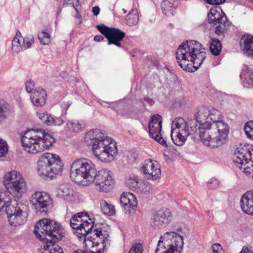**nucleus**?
I'll return each mask as SVG.
<instances>
[{
    "instance_id": "6e6d98bb",
    "label": "nucleus",
    "mask_w": 253,
    "mask_h": 253,
    "mask_svg": "<svg viewBox=\"0 0 253 253\" xmlns=\"http://www.w3.org/2000/svg\"><path fill=\"white\" fill-rule=\"evenodd\" d=\"M146 185V190L144 191L145 192H149V191L152 189V186L149 183H146L145 184Z\"/></svg>"
},
{
    "instance_id": "e433bc0d",
    "label": "nucleus",
    "mask_w": 253,
    "mask_h": 253,
    "mask_svg": "<svg viewBox=\"0 0 253 253\" xmlns=\"http://www.w3.org/2000/svg\"><path fill=\"white\" fill-rule=\"evenodd\" d=\"M126 184L131 189H135L138 187V179L137 177H130L126 181Z\"/></svg>"
},
{
    "instance_id": "9b49d317",
    "label": "nucleus",
    "mask_w": 253,
    "mask_h": 253,
    "mask_svg": "<svg viewBox=\"0 0 253 253\" xmlns=\"http://www.w3.org/2000/svg\"><path fill=\"white\" fill-rule=\"evenodd\" d=\"M31 202L37 213L46 215L52 207L50 195L43 191H36L32 195Z\"/></svg>"
},
{
    "instance_id": "4be33fe9",
    "label": "nucleus",
    "mask_w": 253,
    "mask_h": 253,
    "mask_svg": "<svg viewBox=\"0 0 253 253\" xmlns=\"http://www.w3.org/2000/svg\"><path fill=\"white\" fill-rule=\"evenodd\" d=\"M46 96L47 93L45 89L37 87L32 92L31 100L34 106L42 107L45 104Z\"/></svg>"
},
{
    "instance_id": "bf43d9fd",
    "label": "nucleus",
    "mask_w": 253,
    "mask_h": 253,
    "mask_svg": "<svg viewBox=\"0 0 253 253\" xmlns=\"http://www.w3.org/2000/svg\"><path fill=\"white\" fill-rule=\"evenodd\" d=\"M62 8L60 7H59L57 9V16H58L60 13L61 12Z\"/></svg>"
},
{
    "instance_id": "a18cd8bd",
    "label": "nucleus",
    "mask_w": 253,
    "mask_h": 253,
    "mask_svg": "<svg viewBox=\"0 0 253 253\" xmlns=\"http://www.w3.org/2000/svg\"><path fill=\"white\" fill-rule=\"evenodd\" d=\"M47 113L46 112H38L37 116L44 123L46 119H47Z\"/></svg>"
},
{
    "instance_id": "0eeeda50",
    "label": "nucleus",
    "mask_w": 253,
    "mask_h": 253,
    "mask_svg": "<svg viewBox=\"0 0 253 253\" xmlns=\"http://www.w3.org/2000/svg\"><path fill=\"white\" fill-rule=\"evenodd\" d=\"M63 169V165L58 155L49 153L42 154L37 163V172L43 179H53L60 175Z\"/></svg>"
},
{
    "instance_id": "a878e982",
    "label": "nucleus",
    "mask_w": 253,
    "mask_h": 253,
    "mask_svg": "<svg viewBox=\"0 0 253 253\" xmlns=\"http://www.w3.org/2000/svg\"><path fill=\"white\" fill-rule=\"evenodd\" d=\"M242 84L244 86L246 85L253 86V69L248 66H245V68L240 75Z\"/></svg>"
},
{
    "instance_id": "f704fd0d",
    "label": "nucleus",
    "mask_w": 253,
    "mask_h": 253,
    "mask_svg": "<svg viewBox=\"0 0 253 253\" xmlns=\"http://www.w3.org/2000/svg\"><path fill=\"white\" fill-rule=\"evenodd\" d=\"M38 39L40 42L44 45L48 44L50 42V35L44 31H42L38 33Z\"/></svg>"
},
{
    "instance_id": "f03ea898",
    "label": "nucleus",
    "mask_w": 253,
    "mask_h": 253,
    "mask_svg": "<svg viewBox=\"0 0 253 253\" xmlns=\"http://www.w3.org/2000/svg\"><path fill=\"white\" fill-rule=\"evenodd\" d=\"M223 118L218 110L210 109L208 121L199 126L200 137L205 145L215 148L226 142L229 127L227 124L223 121Z\"/></svg>"
},
{
    "instance_id": "e2e57ef3",
    "label": "nucleus",
    "mask_w": 253,
    "mask_h": 253,
    "mask_svg": "<svg viewBox=\"0 0 253 253\" xmlns=\"http://www.w3.org/2000/svg\"><path fill=\"white\" fill-rule=\"evenodd\" d=\"M123 12H124V13H126V10L125 9L123 8Z\"/></svg>"
},
{
    "instance_id": "2f4dec72",
    "label": "nucleus",
    "mask_w": 253,
    "mask_h": 253,
    "mask_svg": "<svg viewBox=\"0 0 253 253\" xmlns=\"http://www.w3.org/2000/svg\"><path fill=\"white\" fill-rule=\"evenodd\" d=\"M68 128L74 132H77L85 127V123L82 121L74 120L67 123Z\"/></svg>"
},
{
    "instance_id": "6e6552de",
    "label": "nucleus",
    "mask_w": 253,
    "mask_h": 253,
    "mask_svg": "<svg viewBox=\"0 0 253 253\" xmlns=\"http://www.w3.org/2000/svg\"><path fill=\"white\" fill-rule=\"evenodd\" d=\"M226 0H204L207 3L212 6L208 14L209 23L215 28V33L218 36H223L229 29L230 24L227 16L220 7L217 6L223 3Z\"/></svg>"
},
{
    "instance_id": "680f3d73",
    "label": "nucleus",
    "mask_w": 253,
    "mask_h": 253,
    "mask_svg": "<svg viewBox=\"0 0 253 253\" xmlns=\"http://www.w3.org/2000/svg\"><path fill=\"white\" fill-rule=\"evenodd\" d=\"M85 253H94L92 251H86Z\"/></svg>"
},
{
    "instance_id": "ddd939ff",
    "label": "nucleus",
    "mask_w": 253,
    "mask_h": 253,
    "mask_svg": "<svg viewBox=\"0 0 253 253\" xmlns=\"http://www.w3.org/2000/svg\"><path fill=\"white\" fill-rule=\"evenodd\" d=\"M98 30L108 40V44H114L121 47V42L126 36V33L119 29L110 28L104 24L97 26Z\"/></svg>"
},
{
    "instance_id": "393cba45",
    "label": "nucleus",
    "mask_w": 253,
    "mask_h": 253,
    "mask_svg": "<svg viewBox=\"0 0 253 253\" xmlns=\"http://www.w3.org/2000/svg\"><path fill=\"white\" fill-rule=\"evenodd\" d=\"M178 1L177 0H163L161 7L163 13L167 16H172L176 12Z\"/></svg>"
},
{
    "instance_id": "79ce46f5",
    "label": "nucleus",
    "mask_w": 253,
    "mask_h": 253,
    "mask_svg": "<svg viewBox=\"0 0 253 253\" xmlns=\"http://www.w3.org/2000/svg\"><path fill=\"white\" fill-rule=\"evenodd\" d=\"M26 90L28 93L33 92L32 91L35 86V82L32 80H29L25 83Z\"/></svg>"
},
{
    "instance_id": "052dcab7",
    "label": "nucleus",
    "mask_w": 253,
    "mask_h": 253,
    "mask_svg": "<svg viewBox=\"0 0 253 253\" xmlns=\"http://www.w3.org/2000/svg\"><path fill=\"white\" fill-rule=\"evenodd\" d=\"M117 114L118 115H121V116H124V117H125L126 118H127L128 117L127 115H126V114H125L124 113H121V112H120L119 111L117 112Z\"/></svg>"
},
{
    "instance_id": "4d7b16f0",
    "label": "nucleus",
    "mask_w": 253,
    "mask_h": 253,
    "mask_svg": "<svg viewBox=\"0 0 253 253\" xmlns=\"http://www.w3.org/2000/svg\"><path fill=\"white\" fill-rule=\"evenodd\" d=\"M85 251H83L82 250H78L76 251H74L73 253H85Z\"/></svg>"
},
{
    "instance_id": "de8ad7c7",
    "label": "nucleus",
    "mask_w": 253,
    "mask_h": 253,
    "mask_svg": "<svg viewBox=\"0 0 253 253\" xmlns=\"http://www.w3.org/2000/svg\"><path fill=\"white\" fill-rule=\"evenodd\" d=\"M53 123V125L54 126H61L64 123V121L62 118L60 117L54 116V120Z\"/></svg>"
},
{
    "instance_id": "c03bdc74",
    "label": "nucleus",
    "mask_w": 253,
    "mask_h": 253,
    "mask_svg": "<svg viewBox=\"0 0 253 253\" xmlns=\"http://www.w3.org/2000/svg\"><path fill=\"white\" fill-rule=\"evenodd\" d=\"M72 4L73 7H78L79 5V0H64L63 5L66 4Z\"/></svg>"
},
{
    "instance_id": "864d4df0",
    "label": "nucleus",
    "mask_w": 253,
    "mask_h": 253,
    "mask_svg": "<svg viewBox=\"0 0 253 253\" xmlns=\"http://www.w3.org/2000/svg\"><path fill=\"white\" fill-rule=\"evenodd\" d=\"M104 39V38L101 35H96L94 37V40L95 42L102 41Z\"/></svg>"
},
{
    "instance_id": "f3484780",
    "label": "nucleus",
    "mask_w": 253,
    "mask_h": 253,
    "mask_svg": "<svg viewBox=\"0 0 253 253\" xmlns=\"http://www.w3.org/2000/svg\"><path fill=\"white\" fill-rule=\"evenodd\" d=\"M34 42V37L30 35L24 38L21 36V33L17 31L16 35L11 41V49L13 52L18 53L20 51L30 47Z\"/></svg>"
},
{
    "instance_id": "cd10ccee",
    "label": "nucleus",
    "mask_w": 253,
    "mask_h": 253,
    "mask_svg": "<svg viewBox=\"0 0 253 253\" xmlns=\"http://www.w3.org/2000/svg\"><path fill=\"white\" fill-rule=\"evenodd\" d=\"M209 115H210V109L206 107L203 106L199 108L196 115L195 119L198 122L199 126L208 121Z\"/></svg>"
},
{
    "instance_id": "a211bd4d",
    "label": "nucleus",
    "mask_w": 253,
    "mask_h": 253,
    "mask_svg": "<svg viewBox=\"0 0 253 253\" xmlns=\"http://www.w3.org/2000/svg\"><path fill=\"white\" fill-rule=\"evenodd\" d=\"M121 206L126 214L134 213L137 208V200L135 196L131 193H123L120 198Z\"/></svg>"
},
{
    "instance_id": "0e129e2a",
    "label": "nucleus",
    "mask_w": 253,
    "mask_h": 253,
    "mask_svg": "<svg viewBox=\"0 0 253 253\" xmlns=\"http://www.w3.org/2000/svg\"><path fill=\"white\" fill-rule=\"evenodd\" d=\"M94 253H102L101 251L100 250L96 252H94Z\"/></svg>"
},
{
    "instance_id": "1a4fd4ad",
    "label": "nucleus",
    "mask_w": 253,
    "mask_h": 253,
    "mask_svg": "<svg viewBox=\"0 0 253 253\" xmlns=\"http://www.w3.org/2000/svg\"><path fill=\"white\" fill-rule=\"evenodd\" d=\"M3 182L7 191H1L0 192H7L9 197H10V194L19 198L27 190L24 179L19 172L15 170L6 173L4 177Z\"/></svg>"
},
{
    "instance_id": "5fc2aeb1",
    "label": "nucleus",
    "mask_w": 253,
    "mask_h": 253,
    "mask_svg": "<svg viewBox=\"0 0 253 253\" xmlns=\"http://www.w3.org/2000/svg\"><path fill=\"white\" fill-rule=\"evenodd\" d=\"M76 12V15L75 16V17L76 18H78V19H79L81 20L80 21V23L81 22V19H82V16L80 14V13H79V11H78V9L77 8V7H74Z\"/></svg>"
},
{
    "instance_id": "7ed1b4c3",
    "label": "nucleus",
    "mask_w": 253,
    "mask_h": 253,
    "mask_svg": "<svg viewBox=\"0 0 253 253\" xmlns=\"http://www.w3.org/2000/svg\"><path fill=\"white\" fill-rule=\"evenodd\" d=\"M34 234L38 239L46 242L41 253H64L63 249L55 243L65 235L64 229L60 223L44 218L36 224Z\"/></svg>"
},
{
    "instance_id": "5701e85b",
    "label": "nucleus",
    "mask_w": 253,
    "mask_h": 253,
    "mask_svg": "<svg viewBox=\"0 0 253 253\" xmlns=\"http://www.w3.org/2000/svg\"><path fill=\"white\" fill-rule=\"evenodd\" d=\"M148 128L149 134L155 140L158 141L161 145L167 147L168 146L166 140L162 137L161 131L162 130V125H153L152 123H148Z\"/></svg>"
},
{
    "instance_id": "aec40b11",
    "label": "nucleus",
    "mask_w": 253,
    "mask_h": 253,
    "mask_svg": "<svg viewBox=\"0 0 253 253\" xmlns=\"http://www.w3.org/2000/svg\"><path fill=\"white\" fill-rule=\"evenodd\" d=\"M169 235L172 236L171 243L169 244V247L174 253H180L183 249L184 244L183 236L179 235L174 231L167 232L163 236V239L168 241Z\"/></svg>"
},
{
    "instance_id": "473e14b6",
    "label": "nucleus",
    "mask_w": 253,
    "mask_h": 253,
    "mask_svg": "<svg viewBox=\"0 0 253 253\" xmlns=\"http://www.w3.org/2000/svg\"><path fill=\"white\" fill-rule=\"evenodd\" d=\"M198 122L196 120H191L188 122H186L184 120V124L186 126V127L185 129L188 130L189 135L193 133H195L199 131L198 133L200 134L199 126V125H198Z\"/></svg>"
},
{
    "instance_id": "ea45409f",
    "label": "nucleus",
    "mask_w": 253,
    "mask_h": 253,
    "mask_svg": "<svg viewBox=\"0 0 253 253\" xmlns=\"http://www.w3.org/2000/svg\"><path fill=\"white\" fill-rule=\"evenodd\" d=\"M207 186L210 189H216L219 186V181L217 179L212 178L208 182Z\"/></svg>"
},
{
    "instance_id": "2eb2a0df",
    "label": "nucleus",
    "mask_w": 253,
    "mask_h": 253,
    "mask_svg": "<svg viewBox=\"0 0 253 253\" xmlns=\"http://www.w3.org/2000/svg\"><path fill=\"white\" fill-rule=\"evenodd\" d=\"M172 216L170 210L163 208L158 211L153 216L150 224L151 226L156 229L166 227L170 222Z\"/></svg>"
},
{
    "instance_id": "09e8293b",
    "label": "nucleus",
    "mask_w": 253,
    "mask_h": 253,
    "mask_svg": "<svg viewBox=\"0 0 253 253\" xmlns=\"http://www.w3.org/2000/svg\"><path fill=\"white\" fill-rule=\"evenodd\" d=\"M54 120V116H52L50 114L47 115V119H46L44 124L47 126H52Z\"/></svg>"
},
{
    "instance_id": "b1692460",
    "label": "nucleus",
    "mask_w": 253,
    "mask_h": 253,
    "mask_svg": "<svg viewBox=\"0 0 253 253\" xmlns=\"http://www.w3.org/2000/svg\"><path fill=\"white\" fill-rule=\"evenodd\" d=\"M240 44L244 53L253 57V36L248 35L242 36Z\"/></svg>"
},
{
    "instance_id": "a19ab883",
    "label": "nucleus",
    "mask_w": 253,
    "mask_h": 253,
    "mask_svg": "<svg viewBox=\"0 0 253 253\" xmlns=\"http://www.w3.org/2000/svg\"><path fill=\"white\" fill-rule=\"evenodd\" d=\"M149 123H152L153 125L159 124L162 125V118L161 115L159 114H156L152 116L149 120Z\"/></svg>"
},
{
    "instance_id": "f257e3e1",
    "label": "nucleus",
    "mask_w": 253,
    "mask_h": 253,
    "mask_svg": "<svg viewBox=\"0 0 253 253\" xmlns=\"http://www.w3.org/2000/svg\"><path fill=\"white\" fill-rule=\"evenodd\" d=\"M70 176L75 183L84 186L95 181L96 189L100 192L109 191L114 183L110 170L102 169L97 172L94 164L85 158L78 159L72 163Z\"/></svg>"
},
{
    "instance_id": "39448f33",
    "label": "nucleus",
    "mask_w": 253,
    "mask_h": 253,
    "mask_svg": "<svg viewBox=\"0 0 253 253\" xmlns=\"http://www.w3.org/2000/svg\"><path fill=\"white\" fill-rule=\"evenodd\" d=\"M85 142L92 146L95 157L102 162L113 161L118 153L117 143L111 138L106 136L100 129L88 131L85 135Z\"/></svg>"
},
{
    "instance_id": "603ef678",
    "label": "nucleus",
    "mask_w": 253,
    "mask_h": 253,
    "mask_svg": "<svg viewBox=\"0 0 253 253\" xmlns=\"http://www.w3.org/2000/svg\"><path fill=\"white\" fill-rule=\"evenodd\" d=\"M144 100L147 102L150 106H152L154 104L155 101L154 100L149 97H144Z\"/></svg>"
},
{
    "instance_id": "49530a36",
    "label": "nucleus",
    "mask_w": 253,
    "mask_h": 253,
    "mask_svg": "<svg viewBox=\"0 0 253 253\" xmlns=\"http://www.w3.org/2000/svg\"><path fill=\"white\" fill-rule=\"evenodd\" d=\"M71 105V102L70 101L63 103L62 105V115L65 116L66 115V112L68 109L70 107Z\"/></svg>"
},
{
    "instance_id": "6ab92c4d",
    "label": "nucleus",
    "mask_w": 253,
    "mask_h": 253,
    "mask_svg": "<svg viewBox=\"0 0 253 253\" xmlns=\"http://www.w3.org/2000/svg\"><path fill=\"white\" fill-rule=\"evenodd\" d=\"M90 226H92L91 229L88 231V233L86 234L84 237L85 240H88L92 242V247L97 246L100 243L98 241H95L96 238H98L100 240V243L104 244L105 240H108L109 234L106 232H102L101 228L97 227L96 225H94V222L91 221Z\"/></svg>"
},
{
    "instance_id": "774afa93",
    "label": "nucleus",
    "mask_w": 253,
    "mask_h": 253,
    "mask_svg": "<svg viewBox=\"0 0 253 253\" xmlns=\"http://www.w3.org/2000/svg\"><path fill=\"white\" fill-rule=\"evenodd\" d=\"M69 195V194H66V195ZM61 196L62 197H64V196H66V195L62 194V195H61Z\"/></svg>"
},
{
    "instance_id": "69168bd1",
    "label": "nucleus",
    "mask_w": 253,
    "mask_h": 253,
    "mask_svg": "<svg viewBox=\"0 0 253 253\" xmlns=\"http://www.w3.org/2000/svg\"><path fill=\"white\" fill-rule=\"evenodd\" d=\"M249 1L253 4V0H249Z\"/></svg>"
},
{
    "instance_id": "338daca9",
    "label": "nucleus",
    "mask_w": 253,
    "mask_h": 253,
    "mask_svg": "<svg viewBox=\"0 0 253 253\" xmlns=\"http://www.w3.org/2000/svg\"><path fill=\"white\" fill-rule=\"evenodd\" d=\"M181 230H182V229H181V227L177 229V230H178V231H181Z\"/></svg>"
},
{
    "instance_id": "423d86ee",
    "label": "nucleus",
    "mask_w": 253,
    "mask_h": 253,
    "mask_svg": "<svg viewBox=\"0 0 253 253\" xmlns=\"http://www.w3.org/2000/svg\"><path fill=\"white\" fill-rule=\"evenodd\" d=\"M21 141L25 151L36 154L48 149L55 139L42 129H31L24 132Z\"/></svg>"
},
{
    "instance_id": "412c9836",
    "label": "nucleus",
    "mask_w": 253,
    "mask_h": 253,
    "mask_svg": "<svg viewBox=\"0 0 253 253\" xmlns=\"http://www.w3.org/2000/svg\"><path fill=\"white\" fill-rule=\"evenodd\" d=\"M241 208L244 212L253 215V191L245 193L240 200Z\"/></svg>"
},
{
    "instance_id": "3c124183",
    "label": "nucleus",
    "mask_w": 253,
    "mask_h": 253,
    "mask_svg": "<svg viewBox=\"0 0 253 253\" xmlns=\"http://www.w3.org/2000/svg\"><path fill=\"white\" fill-rule=\"evenodd\" d=\"M92 12L95 16H97L100 12V9L99 6H95L92 7Z\"/></svg>"
},
{
    "instance_id": "c756f323",
    "label": "nucleus",
    "mask_w": 253,
    "mask_h": 253,
    "mask_svg": "<svg viewBox=\"0 0 253 253\" xmlns=\"http://www.w3.org/2000/svg\"><path fill=\"white\" fill-rule=\"evenodd\" d=\"M222 46L218 39H211L210 45V49L213 55H218L221 51Z\"/></svg>"
},
{
    "instance_id": "f8f14e48",
    "label": "nucleus",
    "mask_w": 253,
    "mask_h": 253,
    "mask_svg": "<svg viewBox=\"0 0 253 253\" xmlns=\"http://www.w3.org/2000/svg\"><path fill=\"white\" fill-rule=\"evenodd\" d=\"M186 127L184 120L182 118H175L172 121L170 136L173 143L176 145H182L189 135L188 130L185 129Z\"/></svg>"
},
{
    "instance_id": "bb28decb",
    "label": "nucleus",
    "mask_w": 253,
    "mask_h": 253,
    "mask_svg": "<svg viewBox=\"0 0 253 253\" xmlns=\"http://www.w3.org/2000/svg\"><path fill=\"white\" fill-rule=\"evenodd\" d=\"M28 215L27 212H21V213L19 212V214L9 217L8 220L11 226L17 227L23 225L26 222Z\"/></svg>"
},
{
    "instance_id": "c9c22d12",
    "label": "nucleus",
    "mask_w": 253,
    "mask_h": 253,
    "mask_svg": "<svg viewBox=\"0 0 253 253\" xmlns=\"http://www.w3.org/2000/svg\"><path fill=\"white\" fill-rule=\"evenodd\" d=\"M244 131L247 137L251 140L253 138V121L247 122L244 126Z\"/></svg>"
},
{
    "instance_id": "13d9d810",
    "label": "nucleus",
    "mask_w": 253,
    "mask_h": 253,
    "mask_svg": "<svg viewBox=\"0 0 253 253\" xmlns=\"http://www.w3.org/2000/svg\"><path fill=\"white\" fill-rule=\"evenodd\" d=\"M168 237V241H167V243L170 244V243H171L172 236L169 235V236Z\"/></svg>"
},
{
    "instance_id": "72a5a7b5",
    "label": "nucleus",
    "mask_w": 253,
    "mask_h": 253,
    "mask_svg": "<svg viewBox=\"0 0 253 253\" xmlns=\"http://www.w3.org/2000/svg\"><path fill=\"white\" fill-rule=\"evenodd\" d=\"M139 20V16L137 12H131L127 14L126 17V23L129 26L136 25Z\"/></svg>"
},
{
    "instance_id": "7c9ffc66",
    "label": "nucleus",
    "mask_w": 253,
    "mask_h": 253,
    "mask_svg": "<svg viewBox=\"0 0 253 253\" xmlns=\"http://www.w3.org/2000/svg\"><path fill=\"white\" fill-rule=\"evenodd\" d=\"M100 208L104 214L113 215L115 214V209L114 206L109 204L105 200L100 201Z\"/></svg>"
},
{
    "instance_id": "4468645a",
    "label": "nucleus",
    "mask_w": 253,
    "mask_h": 253,
    "mask_svg": "<svg viewBox=\"0 0 253 253\" xmlns=\"http://www.w3.org/2000/svg\"><path fill=\"white\" fill-rule=\"evenodd\" d=\"M11 198L8 196L7 192H0V211H5L8 219L12 215L19 214L20 211L25 212L16 202L13 204H11Z\"/></svg>"
},
{
    "instance_id": "dca6fc26",
    "label": "nucleus",
    "mask_w": 253,
    "mask_h": 253,
    "mask_svg": "<svg viewBox=\"0 0 253 253\" xmlns=\"http://www.w3.org/2000/svg\"><path fill=\"white\" fill-rule=\"evenodd\" d=\"M143 175L146 179L156 180L161 174L160 166L157 161L148 159L144 161L141 167Z\"/></svg>"
},
{
    "instance_id": "9d476101",
    "label": "nucleus",
    "mask_w": 253,
    "mask_h": 253,
    "mask_svg": "<svg viewBox=\"0 0 253 253\" xmlns=\"http://www.w3.org/2000/svg\"><path fill=\"white\" fill-rule=\"evenodd\" d=\"M92 220L87 213H77L70 219V226L74 229V233L79 238L84 237L91 229Z\"/></svg>"
},
{
    "instance_id": "8fccbe9b",
    "label": "nucleus",
    "mask_w": 253,
    "mask_h": 253,
    "mask_svg": "<svg viewBox=\"0 0 253 253\" xmlns=\"http://www.w3.org/2000/svg\"><path fill=\"white\" fill-rule=\"evenodd\" d=\"M240 253H253L251 248L244 246Z\"/></svg>"
},
{
    "instance_id": "20e7f679",
    "label": "nucleus",
    "mask_w": 253,
    "mask_h": 253,
    "mask_svg": "<svg viewBox=\"0 0 253 253\" xmlns=\"http://www.w3.org/2000/svg\"><path fill=\"white\" fill-rule=\"evenodd\" d=\"M205 50L202 44L197 41L190 40L183 42L175 53L177 63L183 70L195 72L206 59Z\"/></svg>"
},
{
    "instance_id": "c85d7f7f",
    "label": "nucleus",
    "mask_w": 253,
    "mask_h": 253,
    "mask_svg": "<svg viewBox=\"0 0 253 253\" xmlns=\"http://www.w3.org/2000/svg\"><path fill=\"white\" fill-rule=\"evenodd\" d=\"M169 246V244H168L167 241L163 239V237L161 236L155 253H174Z\"/></svg>"
},
{
    "instance_id": "58836bf2",
    "label": "nucleus",
    "mask_w": 253,
    "mask_h": 253,
    "mask_svg": "<svg viewBox=\"0 0 253 253\" xmlns=\"http://www.w3.org/2000/svg\"><path fill=\"white\" fill-rule=\"evenodd\" d=\"M143 247L140 243L133 244L129 253H143Z\"/></svg>"
},
{
    "instance_id": "37998d69",
    "label": "nucleus",
    "mask_w": 253,
    "mask_h": 253,
    "mask_svg": "<svg viewBox=\"0 0 253 253\" xmlns=\"http://www.w3.org/2000/svg\"><path fill=\"white\" fill-rule=\"evenodd\" d=\"M213 253H224V251L219 244H214L212 246Z\"/></svg>"
},
{
    "instance_id": "4c0bfd02",
    "label": "nucleus",
    "mask_w": 253,
    "mask_h": 253,
    "mask_svg": "<svg viewBox=\"0 0 253 253\" xmlns=\"http://www.w3.org/2000/svg\"><path fill=\"white\" fill-rule=\"evenodd\" d=\"M8 146L6 142L0 138V158L4 156L7 153Z\"/></svg>"
}]
</instances>
